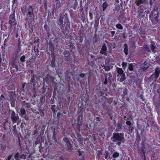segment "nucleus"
Listing matches in <instances>:
<instances>
[{"instance_id": "1", "label": "nucleus", "mask_w": 160, "mask_h": 160, "mask_svg": "<svg viewBox=\"0 0 160 160\" xmlns=\"http://www.w3.org/2000/svg\"><path fill=\"white\" fill-rule=\"evenodd\" d=\"M58 20V24L62 33L67 35L70 28V23L67 13L64 12L60 13Z\"/></svg>"}, {"instance_id": "2", "label": "nucleus", "mask_w": 160, "mask_h": 160, "mask_svg": "<svg viewBox=\"0 0 160 160\" xmlns=\"http://www.w3.org/2000/svg\"><path fill=\"white\" fill-rule=\"evenodd\" d=\"M20 8L23 14H26L27 16L24 23L25 27L27 28L28 25L29 28L32 25V21L35 19L32 6V5H29L27 8L21 7Z\"/></svg>"}, {"instance_id": "3", "label": "nucleus", "mask_w": 160, "mask_h": 160, "mask_svg": "<svg viewBox=\"0 0 160 160\" xmlns=\"http://www.w3.org/2000/svg\"><path fill=\"white\" fill-rule=\"evenodd\" d=\"M8 24L10 25V26L8 28V37L10 36L13 29V27H15L17 24V22L16 21L15 19V11H12L11 14L9 15Z\"/></svg>"}, {"instance_id": "4", "label": "nucleus", "mask_w": 160, "mask_h": 160, "mask_svg": "<svg viewBox=\"0 0 160 160\" xmlns=\"http://www.w3.org/2000/svg\"><path fill=\"white\" fill-rule=\"evenodd\" d=\"M55 79V78L54 77L48 74L43 78V81L44 82H46L47 84L51 83L53 87L54 90H55L56 89L57 85V83L54 81Z\"/></svg>"}, {"instance_id": "5", "label": "nucleus", "mask_w": 160, "mask_h": 160, "mask_svg": "<svg viewBox=\"0 0 160 160\" xmlns=\"http://www.w3.org/2000/svg\"><path fill=\"white\" fill-rule=\"evenodd\" d=\"M112 138L113 141L117 142L118 145H120L121 142L123 143L125 141L124 135L121 133L114 134Z\"/></svg>"}, {"instance_id": "6", "label": "nucleus", "mask_w": 160, "mask_h": 160, "mask_svg": "<svg viewBox=\"0 0 160 160\" xmlns=\"http://www.w3.org/2000/svg\"><path fill=\"white\" fill-rule=\"evenodd\" d=\"M63 140L66 142V150L68 152L72 151L74 149V148L73 147V145L71 143L69 139L66 137H64Z\"/></svg>"}, {"instance_id": "7", "label": "nucleus", "mask_w": 160, "mask_h": 160, "mask_svg": "<svg viewBox=\"0 0 160 160\" xmlns=\"http://www.w3.org/2000/svg\"><path fill=\"white\" fill-rule=\"evenodd\" d=\"M81 122H78L75 119L72 124V126L76 132H79L80 131V127L82 126Z\"/></svg>"}, {"instance_id": "8", "label": "nucleus", "mask_w": 160, "mask_h": 160, "mask_svg": "<svg viewBox=\"0 0 160 160\" xmlns=\"http://www.w3.org/2000/svg\"><path fill=\"white\" fill-rule=\"evenodd\" d=\"M158 12L156 10H154L150 15L149 17L152 22L155 23L158 21Z\"/></svg>"}, {"instance_id": "9", "label": "nucleus", "mask_w": 160, "mask_h": 160, "mask_svg": "<svg viewBox=\"0 0 160 160\" xmlns=\"http://www.w3.org/2000/svg\"><path fill=\"white\" fill-rule=\"evenodd\" d=\"M21 47L17 46L15 48L14 51L12 54V58L16 59L18 57V53L21 51Z\"/></svg>"}, {"instance_id": "10", "label": "nucleus", "mask_w": 160, "mask_h": 160, "mask_svg": "<svg viewBox=\"0 0 160 160\" xmlns=\"http://www.w3.org/2000/svg\"><path fill=\"white\" fill-rule=\"evenodd\" d=\"M19 118L18 114H16L14 111H12L11 114V119L13 123H16Z\"/></svg>"}, {"instance_id": "11", "label": "nucleus", "mask_w": 160, "mask_h": 160, "mask_svg": "<svg viewBox=\"0 0 160 160\" xmlns=\"http://www.w3.org/2000/svg\"><path fill=\"white\" fill-rule=\"evenodd\" d=\"M14 158L16 160H19L20 158L25 159L26 158V155L22 154H20L19 152H17L14 155Z\"/></svg>"}, {"instance_id": "12", "label": "nucleus", "mask_w": 160, "mask_h": 160, "mask_svg": "<svg viewBox=\"0 0 160 160\" xmlns=\"http://www.w3.org/2000/svg\"><path fill=\"white\" fill-rule=\"evenodd\" d=\"M99 24V18L97 19H95V24L94 25V28L95 29V38H96L97 39L99 38V35H97V33L98 32V25Z\"/></svg>"}, {"instance_id": "13", "label": "nucleus", "mask_w": 160, "mask_h": 160, "mask_svg": "<svg viewBox=\"0 0 160 160\" xmlns=\"http://www.w3.org/2000/svg\"><path fill=\"white\" fill-rule=\"evenodd\" d=\"M48 51H49V52L51 53V55H55L54 49V46L52 42L50 41H49L48 42Z\"/></svg>"}, {"instance_id": "14", "label": "nucleus", "mask_w": 160, "mask_h": 160, "mask_svg": "<svg viewBox=\"0 0 160 160\" xmlns=\"http://www.w3.org/2000/svg\"><path fill=\"white\" fill-rule=\"evenodd\" d=\"M85 110V107L82 102L78 105V113L83 114L84 111Z\"/></svg>"}, {"instance_id": "15", "label": "nucleus", "mask_w": 160, "mask_h": 160, "mask_svg": "<svg viewBox=\"0 0 160 160\" xmlns=\"http://www.w3.org/2000/svg\"><path fill=\"white\" fill-rule=\"evenodd\" d=\"M52 59L50 61V66L51 67L54 68L56 66L55 55H51Z\"/></svg>"}, {"instance_id": "16", "label": "nucleus", "mask_w": 160, "mask_h": 160, "mask_svg": "<svg viewBox=\"0 0 160 160\" xmlns=\"http://www.w3.org/2000/svg\"><path fill=\"white\" fill-rule=\"evenodd\" d=\"M3 59H2L1 58V56L0 54V71H2L3 70V69L4 70H5L6 68H7L6 65L5 64V65H4L3 67H2V64H3V63L2 62V60L4 61V58L3 57Z\"/></svg>"}, {"instance_id": "17", "label": "nucleus", "mask_w": 160, "mask_h": 160, "mask_svg": "<svg viewBox=\"0 0 160 160\" xmlns=\"http://www.w3.org/2000/svg\"><path fill=\"white\" fill-rule=\"evenodd\" d=\"M160 72V68H156L154 74L152 75V77H154L155 78H157L158 77Z\"/></svg>"}, {"instance_id": "18", "label": "nucleus", "mask_w": 160, "mask_h": 160, "mask_svg": "<svg viewBox=\"0 0 160 160\" xmlns=\"http://www.w3.org/2000/svg\"><path fill=\"white\" fill-rule=\"evenodd\" d=\"M118 80L120 82L123 81L126 79L125 75V74L118 75Z\"/></svg>"}, {"instance_id": "19", "label": "nucleus", "mask_w": 160, "mask_h": 160, "mask_svg": "<svg viewBox=\"0 0 160 160\" xmlns=\"http://www.w3.org/2000/svg\"><path fill=\"white\" fill-rule=\"evenodd\" d=\"M9 97L10 98V100L11 101V106L13 107L12 102V101H13L14 96V93L12 91H11L9 92Z\"/></svg>"}, {"instance_id": "20", "label": "nucleus", "mask_w": 160, "mask_h": 160, "mask_svg": "<svg viewBox=\"0 0 160 160\" xmlns=\"http://www.w3.org/2000/svg\"><path fill=\"white\" fill-rule=\"evenodd\" d=\"M112 77V75L110 73H108L107 74L106 77L105 81L104 82V84H106L108 82V80H110Z\"/></svg>"}, {"instance_id": "21", "label": "nucleus", "mask_w": 160, "mask_h": 160, "mask_svg": "<svg viewBox=\"0 0 160 160\" xmlns=\"http://www.w3.org/2000/svg\"><path fill=\"white\" fill-rule=\"evenodd\" d=\"M107 50V48L106 46L105 45H103L102 47L101 50V54L106 55Z\"/></svg>"}, {"instance_id": "22", "label": "nucleus", "mask_w": 160, "mask_h": 160, "mask_svg": "<svg viewBox=\"0 0 160 160\" xmlns=\"http://www.w3.org/2000/svg\"><path fill=\"white\" fill-rule=\"evenodd\" d=\"M11 65L13 68H15L14 70L17 71L18 70V65L14 61L11 62Z\"/></svg>"}, {"instance_id": "23", "label": "nucleus", "mask_w": 160, "mask_h": 160, "mask_svg": "<svg viewBox=\"0 0 160 160\" xmlns=\"http://www.w3.org/2000/svg\"><path fill=\"white\" fill-rule=\"evenodd\" d=\"M149 64L147 62H145L142 65V69H145L148 68L149 67Z\"/></svg>"}, {"instance_id": "24", "label": "nucleus", "mask_w": 160, "mask_h": 160, "mask_svg": "<svg viewBox=\"0 0 160 160\" xmlns=\"http://www.w3.org/2000/svg\"><path fill=\"white\" fill-rule=\"evenodd\" d=\"M78 117L77 118L76 121L78 122H82V120L83 118V114L78 113Z\"/></svg>"}, {"instance_id": "25", "label": "nucleus", "mask_w": 160, "mask_h": 160, "mask_svg": "<svg viewBox=\"0 0 160 160\" xmlns=\"http://www.w3.org/2000/svg\"><path fill=\"white\" fill-rule=\"evenodd\" d=\"M117 70L118 73V75H120L124 74L123 73V71L121 68L117 67L116 68Z\"/></svg>"}, {"instance_id": "26", "label": "nucleus", "mask_w": 160, "mask_h": 160, "mask_svg": "<svg viewBox=\"0 0 160 160\" xmlns=\"http://www.w3.org/2000/svg\"><path fill=\"white\" fill-rule=\"evenodd\" d=\"M30 81L32 83H33V85L34 87L36 85V81L35 79L34 75L33 76L32 75H31Z\"/></svg>"}, {"instance_id": "27", "label": "nucleus", "mask_w": 160, "mask_h": 160, "mask_svg": "<svg viewBox=\"0 0 160 160\" xmlns=\"http://www.w3.org/2000/svg\"><path fill=\"white\" fill-rule=\"evenodd\" d=\"M65 60L68 62L71 61L72 60V57L70 55L64 58Z\"/></svg>"}, {"instance_id": "28", "label": "nucleus", "mask_w": 160, "mask_h": 160, "mask_svg": "<svg viewBox=\"0 0 160 160\" xmlns=\"http://www.w3.org/2000/svg\"><path fill=\"white\" fill-rule=\"evenodd\" d=\"M51 108L52 110L53 113V114H55V115L57 112V110L55 109V108H56V105H51Z\"/></svg>"}, {"instance_id": "29", "label": "nucleus", "mask_w": 160, "mask_h": 160, "mask_svg": "<svg viewBox=\"0 0 160 160\" xmlns=\"http://www.w3.org/2000/svg\"><path fill=\"white\" fill-rule=\"evenodd\" d=\"M70 100L71 97L70 96L67 97V98L65 99V104L66 105H69Z\"/></svg>"}, {"instance_id": "30", "label": "nucleus", "mask_w": 160, "mask_h": 160, "mask_svg": "<svg viewBox=\"0 0 160 160\" xmlns=\"http://www.w3.org/2000/svg\"><path fill=\"white\" fill-rule=\"evenodd\" d=\"M20 113L22 116H23L26 114V111L24 108H20Z\"/></svg>"}, {"instance_id": "31", "label": "nucleus", "mask_w": 160, "mask_h": 160, "mask_svg": "<svg viewBox=\"0 0 160 160\" xmlns=\"http://www.w3.org/2000/svg\"><path fill=\"white\" fill-rule=\"evenodd\" d=\"M0 147L1 150L3 151L5 150L6 149L7 146L5 144H1Z\"/></svg>"}, {"instance_id": "32", "label": "nucleus", "mask_w": 160, "mask_h": 160, "mask_svg": "<svg viewBox=\"0 0 160 160\" xmlns=\"http://www.w3.org/2000/svg\"><path fill=\"white\" fill-rule=\"evenodd\" d=\"M145 0H136V2L137 4L138 5L140 4H141L145 2Z\"/></svg>"}, {"instance_id": "33", "label": "nucleus", "mask_w": 160, "mask_h": 160, "mask_svg": "<svg viewBox=\"0 0 160 160\" xmlns=\"http://www.w3.org/2000/svg\"><path fill=\"white\" fill-rule=\"evenodd\" d=\"M36 46H34V50L35 53V56H38L39 54V50L38 48H36Z\"/></svg>"}, {"instance_id": "34", "label": "nucleus", "mask_w": 160, "mask_h": 160, "mask_svg": "<svg viewBox=\"0 0 160 160\" xmlns=\"http://www.w3.org/2000/svg\"><path fill=\"white\" fill-rule=\"evenodd\" d=\"M124 52L126 55L128 54V45L126 44H125L124 45Z\"/></svg>"}, {"instance_id": "35", "label": "nucleus", "mask_w": 160, "mask_h": 160, "mask_svg": "<svg viewBox=\"0 0 160 160\" xmlns=\"http://www.w3.org/2000/svg\"><path fill=\"white\" fill-rule=\"evenodd\" d=\"M5 97L3 94H2L0 97V102L3 103L5 100Z\"/></svg>"}, {"instance_id": "36", "label": "nucleus", "mask_w": 160, "mask_h": 160, "mask_svg": "<svg viewBox=\"0 0 160 160\" xmlns=\"http://www.w3.org/2000/svg\"><path fill=\"white\" fill-rule=\"evenodd\" d=\"M95 62H96V60L95 61L93 60V61L89 62V65L90 66H91L92 68H93V67H95Z\"/></svg>"}, {"instance_id": "37", "label": "nucleus", "mask_w": 160, "mask_h": 160, "mask_svg": "<svg viewBox=\"0 0 160 160\" xmlns=\"http://www.w3.org/2000/svg\"><path fill=\"white\" fill-rule=\"evenodd\" d=\"M25 102L24 104V106L25 107L26 109H28L30 108V104L28 102H25V101L24 102Z\"/></svg>"}, {"instance_id": "38", "label": "nucleus", "mask_w": 160, "mask_h": 160, "mask_svg": "<svg viewBox=\"0 0 160 160\" xmlns=\"http://www.w3.org/2000/svg\"><path fill=\"white\" fill-rule=\"evenodd\" d=\"M26 57L24 55H22L20 58V61L22 62H23L25 61Z\"/></svg>"}, {"instance_id": "39", "label": "nucleus", "mask_w": 160, "mask_h": 160, "mask_svg": "<svg viewBox=\"0 0 160 160\" xmlns=\"http://www.w3.org/2000/svg\"><path fill=\"white\" fill-rule=\"evenodd\" d=\"M108 6V4L106 2H104L102 5L103 11H104Z\"/></svg>"}, {"instance_id": "40", "label": "nucleus", "mask_w": 160, "mask_h": 160, "mask_svg": "<svg viewBox=\"0 0 160 160\" xmlns=\"http://www.w3.org/2000/svg\"><path fill=\"white\" fill-rule=\"evenodd\" d=\"M63 54L64 55V58L66 57V56H68L70 55V52L69 51H67V50H65L63 52Z\"/></svg>"}, {"instance_id": "41", "label": "nucleus", "mask_w": 160, "mask_h": 160, "mask_svg": "<svg viewBox=\"0 0 160 160\" xmlns=\"http://www.w3.org/2000/svg\"><path fill=\"white\" fill-rule=\"evenodd\" d=\"M12 132L14 136H18V132H17L16 129H12Z\"/></svg>"}, {"instance_id": "42", "label": "nucleus", "mask_w": 160, "mask_h": 160, "mask_svg": "<svg viewBox=\"0 0 160 160\" xmlns=\"http://www.w3.org/2000/svg\"><path fill=\"white\" fill-rule=\"evenodd\" d=\"M119 155V153L116 152L113 154L112 156L113 158H117L118 157Z\"/></svg>"}, {"instance_id": "43", "label": "nucleus", "mask_w": 160, "mask_h": 160, "mask_svg": "<svg viewBox=\"0 0 160 160\" xmlns=\"http://www.w3.org/2000/svg\"><path fill=\"white\" fill-rule=\"evenodd\" d=\"M116 27L118 29H122L123 28L122 26L121 25V24L119 23L118 24L116 25Z\"/></svg>"}, {"instance_id": "44", "label": "nucleus", "mask_w": 160, "mask_h": 160, "mask_svg": "<svg viewBox=\"0 0 160 160\" xmlns=\"http://www.w3.org/2000/svg\"><path fill=\"white\" fill-rule=\"evenodd\" d=\"M128 69L130 71H132L133 70V66L132 64L131 63L129 64Z\"/></svg>"}, {"instance_id": "45", "label": "nucleus", "mask_w": 160, "mask_h": 160, "mask_svg": "<svg viewBox=\"0 0 160 160\" xmlns=\"http://www.w3.org/2000/svg\"><path fill=\"white\" fill-rule=\"evenodd\" d=\"M104 68L106 71H108L110 69V67L108 66H104Z\"/></svg>"}, {"instance_id": "46", "label": "nucleus", "mask_w": 160, "mask_h": 160, "mask_svg": "<svg viewBox=\"0 0 160 160\" xmlns=\"http://www.w3.org/2000/svg\"><path fill=\"white\" fill-rule=\"evenodd\" d=\"M21 40L20 39V38H19L18 39V46L19 47H21Z\"/></svg>"}, {"instance_id": "47", "label": "nucleus", "mask_w": 160, "mask_h": 160, "mask_svg": "<svg viewBox=\"0 0 160 160\" xmlns=\"http://www.w3.org/2000/svg\"><path fill=\"white\" fill-rule=\"evenodd\" d=\"M77 151L78 153V155L79 156H81L82 155V152H83V151H80V149H78Z\"/></svg>"}, {"instance_id": "48", "label": "nucleus", "mask_w": 160, "mask_h": 160, "mask_svg": "<svg viewBox=\"0 0 160 160\" xmlns=\"http://www.w3.org/2000/svg\"><path fill=\"white\" fill-rule=\"evenodd\" d=\"M122 66L123 68L124 69L127 67V63L125 62H123L122 63Z\"/></svg>"}, {"instance_id": "49", "label": "nucleus", "mask_w": 160, "mask_h": 160, "mask_svg": "<svg viewBox=\"0 0 160 160\" xmlns=\"http://www.w3.org/2000/svg\"><path fill=\"white\" fill-rule=\"evenodd\" d=\"M89 16L90 19V20H92L93 18V17L92 12H89Z\"/></svg>"}, {"instance_id": "50", "label": "nucleus", "mask_w": 160, "mask_h": 160, "mask_svg": "<svg viewBox=\"0 0 160 160\" xmlns=\"http://www.w3.org/2000/svg\"><path fill=\"white\" fill-rule=\"evenodd\" d=\"M156 47L152 44V46H151V49L152 51V52H155V49Z\"/></svg>"}, {"instance_id": "51", "label": "nucleus", "mask_w": 160, "mask_h": 160, "mask_svg": "<svg viewBox=\"0 0 160 160\" xmlns=\"http://www.w3.org/2000/svg\"><path fill=\"white\" fill-rule=\"evenodd\" d=\"M8 38H7L5 39L4 40V44H3L4 47H6V44L7 42V41H8Z\"/></svg>"}, {"instance_id": "52", "label": "nucleus", "mask_w": 160, "mask_h": 160, "mask_svg": "<svg viewBox=\"0 0 160 160\" xmlns=\"http://www.w3.org/2000/svg\"><path fill=\"white\" fill-rule=\"evenodd\" d=\"M85 76V74L83 73H80L79 75V76L82 78H84Z\"/></svg>"}, {"instance_id": "53", "label": "nucleus", "mask_w": 160, "mask_h": 160, "mask_svg": "<svg viewBox=\"0 0 160 160\" xmlns=\"http://www.w3.org/2000/svg\"><path fill=\"white\" fill-rule=\"evenodd\" d=\"M144 48H145V49L146 50H147V51H148L149 52L150 51V48H149L148 46H147L146 45V46H144Z\"/></svg>"}, {"instance_id": "54", "label": "nucleus", "mask_w": 160, "mask_h": 160, "mask_svg": "<svg viewBox=\"0 0 160 160\" xmlns=\"http://www.w3.org/2000/svg\"><path fill=\"white\" fill-rule=\"evenodd\" d=\"M33 28H30L29 30V32L30 33H32L33 32Z\"/></svg>"}, {"instance_id": "55", "label": "nucleus", "mask_w": 160, "mask_h": 160, "mask_svg": "<svg viewBox=\"0 0 160 160\" xmlns=\"http://www.w3.org/2000/svg\"><path fill=\"white\" fill-rule=\"evenodd\" d=\"M12 155H9L7 159H6V160H11V158L12 157Z\"/></svg>"}, {"instance_id": "56", "label": "nucleus", "mask_w": 160, "mask_h": 160, "mask_svg": "<svg viewBox=\"0 0 160 160\" xmlns=\"http://www.w3.org/2000/svg\"><path fill=\"white\" fill-rule=\"evenodd\" d=\"M61 112H58V113L57 114V117L58 118H60V116L61 115Z\"/></svg>"}, {"instance_id": "57", "label": "nucleus", "mask_w": 160, "mask_h": 160, "mask_svg": "<svg viewBox=\"0 0 160 160\" xmlns=\"http://www.w3.org/2000/svg\"><path fill=\"white\" fill-rule=\"evenodd\" d=\"M61 4L59 3L56 4V8H58V9L59 8L61 7Z\"/></svg>"}, {"instance_id": "58", "label": "nucleus", "mask_w": 160, "mask_h": 160, "mask_svg": "<svg viewBox=\"0 0 160 160\" xmlns=\"http://www.w3.org/2000/svg\"><path fill=\"white\" fill-rule=\"evenodd\" d=\"M142 159L143 160H145L146 158L145 157V152H143V156H142Z\"/></svg>"}, {"instance_id": "59", "label": "nucleus", "mask_w": 160, "mask_h": 160, "mask_svg": "<svg viewBox=\"0 0 160 160\" xmlns=\"http://www.w3.org/2000/svg\"><path fill=\"white\" fill-rule=\"evenodd\" d=\"M46 125L45 124H43L42 128L41 129L42 131H44L45 130V129L46 127Z\"/></svg>"}, {"instance_id": "60", "label": "nucleus", "mask_w": 160, "mask_h": 160, "mask_svg": "<svg viewBox=\"0 0 160 160\" xmlns=\"http://www.w3.org/2000/svg\"><path fill=\"white\" fill-rule=\"evenodd\" d=\"M95 120H96V121H100V118L98 117H96L95 118Z\"/></svg>"}, {"instance_id": "61", "label": "nucleus", "mask_w": 160, "mask_h": 160, "mask_svg": "<svg viewBox=\"0 0 160 160\" xmlns=\"http://www.w3.org/2000/svg\"><path fill=\"white\" fill-rule=\"evenodd\" d=\"M44 7L46 8H47V0L44 2Z\"/></svg>"}, {"instance_id": "62", "label": "nucleus", "mask_w": 160, "mask_h": 160, "mask_svg": "<svg viewBox=\"0 0 160 160\" xmlns=\"http://www.w3.org/2000/svg\"><path fill=\"white\" fill-rule=\"evenodd\" d=\"M126 124L128 125H130L131 124V122L129 121H127L126 122Z\"/></svg>"}, {"instance_id": "63", "label": "nucleus", "mask_w": 160, "mask_h": 160, "mask_svg": "<svg viewBox=\"0 0 160 160\" xmlns=\"http://www.w3.org/2000/svg\"><path fill=\"white\" fill-rule=\"evenodd\" d=\"M25 115V116H24V119L25 120H28V119H29V118L26 115V114Z\"/></svg>"}, {"instance_id": "64", "label": "nucleus", "mask_w": 160, "mask_h": 160, "mask_svg": "<svg viewBox=\"0 0 160 160\" xmlns=\"http://www.w3.org/2000/svg\"><path fill=\"white\" fill-rule=\"evenodd\" d=\"M26 85V83L24 82L23 83L22 85V87L23 88H24Z\"/></svg>"}]
</instances>
